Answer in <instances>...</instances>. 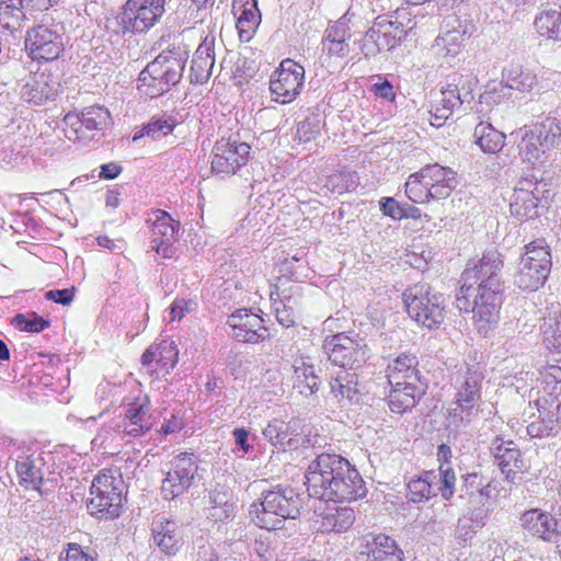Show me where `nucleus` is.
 <instances>
[{"instance_id":"obj_29","label":"nucleus","mask_w":561,"mask_h":561,"mask_svg":"<svg viewBox=\"0 0 561 561\" xmlns=\"http://www.w3.org/2000/svg\"><path fill=\"white\" fill-rule=\"evenodd\" d=\"M388 404L393 413L402 414L415 407L416 402L425 393L426 382L402 381L399 386L390 385Z\"/></svg>"},{"instance_id":"obj_7","label":"nucleus","mask_w":561,"mask_h":561,"mask_svg":"<svg viewBox=\"0 0 561 561\" xmlns=\"http://www.w3.org/2000/svg\"><path fill=\"white\" fill-rule=\"evenodd\" d=\"M62 123L65 137L80 145H87L99 138L111 125V114L107 108L99 105L88 106L80 114L68 113Z\"/></svg>"},{"instance_id":"obj_6","label":"nucleus","mask_w":561,"mask_h":561,"mask_svg":"<svg viewBox=\"0 0 561 561\" xmlns=\"http://www.w3.org/2000/svg\"><path fill=\"white\" fill-rule=\"evenodd\" d=\"M551 265V253L546 240H535L525 247L514 282L522 289L537 290L545 284Z\"/></svg>"},{"instance_id":"obj_18","label":"nucleus","mask_w":561,"mask_h":561,"mask_svg":"<svg viewBox=\"0 0 561 561\" xmlns=\"http://www.w3.org/2000/svg\"><path fill=\"white\" fill-rule=\"evenodd\" d=\"M156 419L146 397L136 398L124 408V419L115 424L116 432L130 437H139L149 432Z\"/></svg>"},{"instance_id":"obj_36","label":"nucleus","mask_w":561,"mask_h":561,"mask_svg":"<svg viewBox=\"0 0 561 561\" xmlns=\"http://www.w3.org/2000/svg\"><path fill=\"white\" fill-rule=\"evenodd\" d=\"M355 522V512L350 506H339L333 504L324 511L320 529L323 533H345Z\"/></svg>"},{"instance_id":"obj_58","label":"nucleus","mask_w":561,"mask_h":561,"mask_svg":"<svg viewBox=\"0 0 561 561\" xmlns=\"http://www.w3.org/2000/svg\"><path fill=\"white\" fill-rule=\"evenodd\" d=\"M196 302L192 299L176 298L170 306L171 320H181L186 313L194 311Z\"/></svg>"},{"instance_id":"obj_50","label":"nucleus","mask_w":561,"mask_h":561,"mask_svg":"<svg viewBox=\"0 0 561 561\" xmlns=\"http://www.w3.org/2000/svg\"><path fill=\"white\" fill-rule=\"evenodd\" d=\"M542 341L550 352L561 354V313L554 314L545 321Z\"/></svg>"},{"instance_id":"obj_16","label":"nucleus","mask_w":561,"mask_h":561,"mask_svg":"<svg viewBox=\"0 0 561 561\" xmlns=\"http://www.w3.org/2000/svg\"><path fill=\"white\" fill-rule=\"evenodd\" d=\"M262 434L273 446L284 450L307 448L311 445L310 430L307 432L300 420L285 422L274 419L264 427Z\"/></svg>"},{"instance_id":"obj_23","label":"nucleus","mask_w":561,"mask_h":561,"mask_svg":"<svg viewBox=\"0 0 561 561\" xmlns=\"http://www.w3.org/2000/svg\"><path fill=\"white\" fill-rule=\"evenodd\" d=\"M179 350L174 341L162 340L150 345L141 355V366L147 373L169 374L178 363Z\"/></svg>"},{"instance_id":"obj_33","label":"nucleus","mask_w":561,"mask_h":561,"mask_svg":"<svg viewBox=\"0 0 561 561\" xmlns=\"http://www.w3.org/2000/svg\"><path fill=\"white\" fill-rule=\"evenodd\" d=\"M215 65L214 38L205 41L197 47L192 58L191 81L203 84L210 76Z\"/></svg>"},{"instance_id":"obj_30","label":"nucleus","mask_w":561,"mask_h":561,"mask_svg":"<svg viewBox=\"0 0 561 561\" xmlns=\"http://www.w3.org/2000/svg\"><path fill=\"white\" fill-rule=\"evenodd\" d=\"M469 95V92L462 95L456 83H448L446 88L440 90L438 99L435 100V104L431 111V124L437 127L442 126L455 110L461 107Z\"/></svg>"},{"instance_id":"obj_51","label":"nucleus","mask_w":561,"mask_h":561,"mask_svg":"<svg viewBox=\"0 0 561 561\" xmlns=\"http://www.w3.org/2000/svg\"><path fill=\"white\" fill-rule=\"evenodd\" d=\"M530 126L542 138L546 147H554L561 139V122L556 117H546Z\"/></svg>"},{"instance_id":"obj_20","label":"nucleus","mask_w":561,"mask_h":561,"mask_svg":"<svg viewBox=\"0 0 561 561\" xmlns=\"http://www.w3.org/2000/svg\"><path fill=\"white\" fill-rule=\"evenodd\" d=\"M357 550L362 561H403V551L385 534L362 536Z\"/></svg>"},{"instance_id":"obj_42","label":"nucleus","mask_w":561,"mask_h":561,"mask_svg":"<svg viewBox=\"0 0 561 561\" xmlns=\"http://www.w3.org/2000/svg\"><path fill=\"white\" fill-rule=\"evenodd\" d=\"M42 465L39 457H20L15 465L20 484L25 489L38 490L43 481Z\"/></svg>"},{"instance_id":"obj_9","label":"nucleus","mask_w":561,"mask_h":561,"mask_svg":"<svg viewBox=\"0 0 561 561\" xmlns=\"http://www.w3.org/2000/svg\"><path fill=\"white\" fill-rule=\"evenodd\" d=\"M88 510L100 518H114L119 514L122 505V480L110 472L98 474L90 488Z\"/></svg>"},{"instance_id":"obj_49","label":"nucleus","mask_w":561,"mask_h":561,"mask_svg":"<svg viewBox=\"0 0 561 561\" xmlns=\"http://www.w3.org/2000/svg\"><path fill=\"white\" fill-rule=\"evenodd\" d=\"M405 194L408 198L416 204H422L433 199L431 187L421 176V170L411 174L405 182Z\"/></svg>"},{"instance_id":"obj_46","label":"nucleus","mask_w":561,"mask_h":561,"mask_svg":"<svg viewBox=\"0 0 561 561\" xmlns=\"http://www.w3.org/2000/svg\"><path fill=\"white\" fill-rule=\"evenodd\" d=\"M535 25L541 36L561 41V7L541 12L536 18Z\"/></svg>"},{"instance_id":"obj_4","label":"nucleus","mask_w":561,"mask_h":561,"mask_svg":"<svg viewBox=\"0 0 561 561\" xmlns=\"http://www.w3.org/2000/svg\"><path fill=\"white\" fill-rule=\"evenodd\" d=\"M502 286L463 284L456 298L460 311L472 312L480 332L497 322Z\"/></svg>"},{"instance_id":"obj_1","label":"nucleus","mask_w":561,"mask_h":561,"mask_svg":"<svg viewBox=\"0 0 561 561\" xmlns=\"http://www.w3.org/2000/svg\"><path fill=\"white\" fill-rule=\"evenodd\" d=\"M306 484L310 496L334 503L356 501L367 493L358 470L336 454L318 455L308 466Z\"/></svg>"},{"instance_id":"obj_38","label":"nucleus","mask_w":561,"mask_h":561,"mask_svg":"<svg viewBox=\"0 0 561 561\" xmlns=\"http://www.w3.org/2000/svg\"><path fill=\"white\" fill-rule=\"evenodd\" d=\"M484 379L483 368L480 364L466 365L460 368L455 380V396H472L481 398V387Z\"/></svg>"},{"instance_id":"obj_54","label":"nucleus","mask_w":561,"mask_h":561,"mask_svg":"<svg viewBox=\"0 0 561 561\" xmlns=\"http://www.w3.org/2000/svg\"><path fill=\"white\" fill-rule=\"evenodd\" d=\"M210 506L226 507V512L236 511L237 504L232 491L225 486L217 484L209 494Z\"/></svg>"},{"instance_id":"obj_32","label":"nucleus","mask_w":561,"mask_h":561,"mask_svg":"<svg viewBox=\"0 0 561 561\" xmlns=\"http://www.w3.org/2000/svg\"><path fill=\"white\" fill-rule=\"evenodd\" d=\"M417 366L419 360L415 355L400 354L387 367L389 385L399 386L402 381L425 382Z\"/></svg>"},{"instance_id":"obj_17","label":"nucleus","mask_w":561,"mask_h":561,"mask_svg":"<svg viewBox=\"0 0 561 561\" xmlns=\"http://www.w3.org/2000/svg\"><path fill=\"white\" fill-rule=\"evenodd\" d=\"M250 146L231 138H221L213 148L211 171L216 174H233L249 159Z\"/></svg>"},{"instance_id":"obj_14","label":"nucleus","mask_w":561,"mask_h":561,"mask_svg":"<svg viewBox=\"0 0 561 561\" xmlns=\"http://www.w3.org/2000/svg\"><path fill=\"white\" fill-rule=\"evenodd\" d=\"M146 222L151 231V250L164 259L172 257L175 253L173 243L178 240L180 222L162 209L152 210Z\"/></svg>"},{"instance_id":"obj_10","label":"nucleus","mask_w":561,"mask_h":561,"mask_svg":"<svg viewBox=\"0 0 561 561\" xmlns=\"http://www.w3.org/2000/svg\"><path fill=\"white\" fill-rule=\"evenodd\" d=\"M323 350L334 365L351 369L365 363L367 355L366 343L357 333H337L327 337Z\"/></svg>"},{"instance_id":"obj_26","label":"nucleus","mask_w":561,"mask_h":561,"mask_svg":"<svg viewBox=\"0 0 561 561\" xmlns=\"http://www.w3.org/2000/svg\"><path fill=\"white\" fill-rule=\"evenodd\" d=\"M538 191V182L534 183L529 179L520 180L512 196L511 214L518 218H534L539 205V197L536 194Z\"/></svg>"},{"instance_id":"obj_35","label":"nucleus","mask_w":561,"mask_h":561,"mask_svg":"<svg viewBox=\"0 0 561 561\" xmlns=\"http://www.w3.org/2000/svg\"><path fill=\"white\" fill-rule=\"evenodd\" d=\"M300 286L295 284L290 286L289 291L286 289L276 293L279 301L274 300V311L277 321L286 328L295 323L296 311L301 302Z\"/></svg>"},{"instance_id":"obj_63","label":"nucleus","mask_w":561,"mask_h":561,"mask_svg":"<svg viewBox=\"0 0 561 561\" xmlns=\"http://www.w3.org/2000/svg\"><path fill=\"white\" fill-rule=\"evenodd\" d=\"M73 297H75L73 288L54 289V290H48L45 294V298L47 300H51V301L60 304L62 306L69 305L73 300Z\"/></svg>"},{"instance_id":"obj_12","label":"nucleus","mask_w":561,"mask_h":561,"mask_svg":"<svg viewBox=\"0 0 561 561\" xmlns=\"http://www.w3.org/2000/svg\"><path fill=\"white\" fill-rule=\"evenodd\" d=\"M305 68L291 59H285L272 75L270 90L273 100L287 104L293 102L304 87Z\"/></svg>"},{"instance_id":"obj_62","label":"nucleus","mask_w":561,"mask_h":561,"mask_svg":"<svg viewBox=\"0 0 561 561\" xmlns=\"http://www.w3.org/2000/svg\"><path fill=\"white\" fill-rule=\"evenodd\" d=\"M319 134L318 124L310 119H305L297 125L296 137L300 142H308Z\"/></svg>"},{"instance_id":"obj_31","label":"nucleus","mask_w":561,"mask_h":561,"mask_svg":"<svg viewBox=\"0 0 561 561\" xmlns=\"http://www.w3.org/2000/svg\"><path fill=\"white\" fill-rule=\"evenodd\" d=\"M293 369V388L299 394L309 398L319 390L320 379L316 374L312 359L307 356H300L294 359Z\"/></svg>"},{"instance_id":"obj_40","label":"nucleus","mask_w":561,"mask_h":561,"mask_svg":"<svg viewBox=\"0 0 561 561\" xmlns=\"http://www.w3.org/2000/svg\"><path fill=\"white\" fill-rule=\"evenodd\" d=\"M465 31L453 28L440 33L432 45L435 56L449 61L458 56L463 47Z\"/></svg>"},{"instance_id":"obj_5","label":"nucleus","mask_w":561,"mask_h":561,"mask_svg":"<svg viewBox=\"0 0 561 561\" xmlns=\"http://www.w3.org/2000/svg\"><path fill=\"white\" fill-rule=\"evenodd\" d=\"M403 301L409 316L422 327L433 330L444 322L445 299L428 284L417 283L407 288Z\"/></svg>"},{"instance_id":"obj_47","label":"nucleus","mask_w":561,"mask_h":561,"mask_svg":"<svg viewBox=\"0 0 561 561\" xmlns=\"http://www.w3.org/2000/svg\"><path fill=\"white\" fill-rule=\"evenodd\" d=\"M25 19L21 0H0V27L14 30Z\"/></svg>"},{"instance_id":"obj_57","label":"nucleus","mask_w":561,"mask_h":561,"mask_svg":"<svg viewBox=\"0 0 561 561\" xmlns=\"http://www.w3.org/2000/svg\"><path fill=\"white\" fill-rule=\"evenodd\" d=\"M253 551L259 557L260 561H273L276 553L273 546V536L261 535L257 537L253 545Z\"/></svg>"},{"instance_id":"obj_59","label":"nucleus","mask_w":561,"mask_h":561,"mask_svg":"<svg viewBox=\"0 0 561 561\" xmlns=\"http://www.w3.org/2000/svg\"><path fill=\"white\" fill-rule=\"evenodd\" d=\"M322 50L330 57L343 58L348 55L350 45L344 41L323 39Z\"/></svg>"},{"instance_id":"obj_53","label":"nucleus","mask_w":561,"mask_h":561,"mask_svg":"<svg viewBox=\"0 0 561 561\" xmlns=\"http://www.w3.org/2000/svg\"><path fill=\"white\" fill-rule=\"evenodd\" d=\"M436 483V493L439 492L442 497L449 501L455 494L456 473L451 466H443L438 468Z\"/></svg>"},{"instance_id":"obj_15","label":"nucleus","mask_w":561,"mask_h":561,"mask_svg":"<svg viewBox=\"0 0 561 561\" xmlns=\"http://www.w3.org/2000/svg\"><path fill=\"white\" fill-rule=\"evenodd\" d=\"M480 402L481 398L467 394L466 397L455 396L446 410L444 421L445 428L448 432V443L455 440L460 433L466 432L479 419L481 413Z\"/></svg>"},{"instance_id":"obj_48","label":"nucleus","mask_w":561,"mask_h":561,"mask_svg":"<svg viewBox=\"0 0 561 561\" xmlns=\"http://www.w3.org/2000/svg\"><path fill=\"white\" fill-rule=\"evenodd\" d=\"M176 125V121L169 115L154 116L151 121L144 126L141 134H136L134 140L142 136H148L152 140L159 139L163 136L171 134Z\"/></svg>"},{"instance_id":"obj_55","label":"nucleus","mask_w":561,"mask_h":561,"mask_svg":"<svg viewBox=\"0 0 561 561\" xmlns=\"http://www.w3.org/2000/svg\"><path fill=\"white\" fill-rule=\"evenodd\" d=\"M13 324L21 331L38 333L49 325V322L35 313L25 316L16 314L13 318Z\"/></svg>"},{"instance_id":"obj_34","label":"nucleus","mask_w":561,"mask_h":561,"mask_svg":"<svg viewBox=\"0 0 561 561\" xmlns=\"http://www.w3.org/2000/svg\"><path fill=\"white\" fill-rule=\"evenodd\" d=\"M524 528L533 536L545 541H551L556 537L559 527L558 522L547 513L539 510H530L522 516Z\"/></svg>"},{"instance_id":"obj_8","label":"nucleus","mask_w":561,"mask_h":561,"mask_svg":"<svg viewBox=\"0 0 561 561\" xmlns=\"http://www.w3.org/2000/svg\"><path fill=\"white\" fill-rule=\"evenodd\" d=\"M165 12V0H127L117 18L122 34L147 33Z\"/></svg>"},{"instance_id":"obj_45","label":"nucleus","mask_w":561,"mask_h":561,"mask_svg":"<svg viewBox=\"0 0 561 561\" xmlns=\"http://www.w3.org/2000/svg\"><path fill=\"white\" fill-rule=\"evenodd\" d=\"M437 474L434 471H425L421 477L412 479L408 483L409 499L414 503L428 500L436 495L435 483Z\"/></svg>"},{"instance_id":"obj_44","label":"nucleus","mask_w":561,"mask_h":561,"mask_svg":"<svg viewBox=\"0 0 561 561\" xmlns=\"http://www.w3.org/2000/svg\"><path fill=\"white\" fill-rule=\"evenodd\" d=\"M477 145L486 153L500 151L505 141V135L495 129L490 123L481 122L474 128Z\"/></svg>"},{"instance_id":"obj_21","label":"nucleus","mask_w":561,"mask_h":561,"mask_svg":"<svg viewBox=\"0 0 561 561\" xmlns=\"http://www.w3.org/2000/svg\"><path fill=\"white\" fill-rule=\"evenodd\" d=\"M227 324L231 329V335L240 342L259 343L270 335L264 320L249 309L234 311L228 317Z\"/></svg>"},{"instance_id":"obj_13","label":"nucleus","mask_w":561,"mask_h":561,"mask_svg":"<svg viewBox=\"0 0 561 561\" xmlns=\"http://www.w3.org/2000/svg\"><path fill=\"white\" fill-rule=\"evenodd\" d=\"M26 48L33 59H57L65 48L64 28L60 25H38L27 32Z\"/></svg>"},{"instance_id":"obj_24","label":"nucleus","mask_w":561,"mask_h":561,"mask_svg":"<svg viewBox=\"0 0 561 561\" xmlns=\"http://www.w3.org/2000/svg\"><path fill=\"white\" fill-rule=\"evenodd\" d=\"M391 24L386 23V16H377L365 33L360 50L365 57H374L381 51L396 47V35L390 33Z\"/></svg>"},{"instance_id":"obj_3","label":"nucleus","mask_w":561,"mask_h":561,"mask_svg":"<svg viewBox=\"0 0 561 561\" xmlns=\"http://www.w3.org/2000/svg\"><path fill=\"white\" fill-rule=\"evenodd\" d=\"M302 507L300 495L290 486L277 485L263 491L249 510L252 522L267 530L280 529L286 519L298 517Z\"/></svg>"},{"instance_id":"obj_52","label":"nucleus","mask_w":561,"mask_h":561,"mask_svg":"<svg viewBox=\"0 0 561 561\" xmlns=\"http://www.w3.org/2000/svg\"><path fill=\"white\" fill-rule=\"evenodd\" d=\"M407 15H409L408 10L401 8L397 9L391 18L386 16V23L391 24L390 33L396 35V46L416 26L415 19H408V22H403Z\"/></svg>"},{"instance_id":"obj_37","label":"nucleus","mask_w":561,"mask_h":561,"mask_svg":"<svg viewBox=\"0 0 561 561\" xmlns=\"http://www.w3.org/2000/svg\"><path fill=\"white\" fill-rule=\"evenodd\" d=\"M56 90L49 84L45 73L30 76L21 88V98L34 105H42L55 96Z\"/></svg>"},{"instance_id":"obj_22","label":"nucleus","mask_w":561,"mask_h":561,"mask_svg":"<svg viewBox=\"0 0 561 561\" xmlns=\"http://www.w3.org/2000/svg\"><path fill=\"white\" fill-rule=\"evenodd\" d=\"M490 449L494 456L495 463L507 481L515 482L522 478L527 466L519 448L513 440H504L501 437H496L492 440Z\"/></svg>"},{"instance_id":"obj_61","label":"nucleus","mask_w":561,"mask_h":561,"mask_svg":"<svg viewBox=\"0 0 561 561\" xmlns=\"http://www.w3.org/2000/svg\"><path fill=\"white\" fill-rule=\"evenodd\" d=\"M482 482V477H480L476 472L462 476V484L460 492H465V494H461L460 496L467 495L469 497H474Z\"/></svg>"},{"instance_id":"obj_39","label":"nucleus","mask_w":561,"mask_h":561,"mask_svg":"<svg viewBox=\"0 0 561 561\" xmlns=\"http://www.w3.org/2000/svg\"><path fill=\"white\" fill-rule=\"evenodd\" d=\"M517 135L520 137L518 150L523 160L531 164L542 163L541 158L550 149L543 145L542 138L539 137L531 126H524L518 130Z\"/></svg>"},{"instance_id":"obj_41","label":"nucleus","mask_w":561,"mask_h":561,"mask_svg":"<svg viewBox=\"0 0 561 561\" xmlns=\"http://www.w3.org/2000/svg\"><path fill=\"white\" fill-rule=\"evenodd\" d=\"M560 403H551L549 408H539V420L531 422L527 426V433L530 437L542 438L553 435L559 427V409Z\"/></svg>"},{"instance_id":"obj_28","label":"nucleus","mask_w":561,"mask_h":561,"mask_svg":"<svg viewBox=\"0 0 561 561\" xmlns=\"http://www.w3.org/2000/svg\"><path fill=\"white\" fill-rule=\"evenodd\" d=\"M154 545L167 556H175L182 545L183 536L179 524L171 519L160 518L151 528Z\"/></svg>"},{"instance_id":"obj_19","label":"nucleus","mask_w":561,"mask_h":561,"mask_svg":"<svg viewBox=\"0 0 561 561\" xmlns=\"http://www.w3.org/2000/svg\"><path fill=\"white\" fill-rule=\"evenodd\" d=\"M503 265L501 253L496 249L488 250L480 260L468 263L462 273L463 284L501 286L500 272Z\"/></svg>"},{"instance_id":"obj_2","label":"nucleus","mask_w":561,"mask_h":561,"mask_svg":"<svg viewBox=\"0 0 561 561\" xmlns=\"http://www.w3.org/2000/svg\"><path fill=\"white\" fill-rule=\"evenodd\" d=\"M188 51L184 45H172L162 50L140 72L138 90L153 99L168 92L182 78Z\"/></svg>"},{"instance_id":"obj_25","label":"nucleus","mask_w":561,"mask_h":561,"mask_svg":"<svg viewBox=\"0 0 561 561\" xmlns=\"http://www.w3.org/2000/svg\"><path fill=\"white\" fill-rule=\"evenodd\" d=\"M421 176L430 185L433 199L447 198L458 185L456 172L438 163L423 167L421 169Z\"/></svg>"},{"instance_id":"obj_56","label":"nucleus","mask_w":561,"mask_h":561,"mask_svg":"<svg viewBox=\"0 0 561 561\" xmlns=\"http://www.w3.org/2000/svg\"><path fill=\"white\" fill-rule=\"evenodd\" d=\"M260 19V14L256 8L253 9H244L241 13L240 18L237 22V28L239 30V34L241 38L250 39V32L252 28L257 25Z\"/></svg>"},{"instance_id":"obj_64","label":"nucleus","mask_w":561,"mask_h":561,"mask_svg":"<svg viewBox=\"0 0 561 561\" xmlns=\"http://www.w3.org/2000/svg\"><path fill=\"white\" fill-rule=\"evenodd\" d=\"M61 561H93V558L85 553L78 543H69Z\"/></svg>"},{"instance_id":"obj_60","label":"nucleus","mask_w":561,"mask_h":561,"mask_svg":"<svg viewBox=\"0 0 561 561\" xmlns=\"http://www.w3.org/2000/svg\"><path fill=\"white\" fill-rule=\"evenodd\" d=\"M482 526V522H476V525H473V520L471 518L462 517L458 520V525L456 528V537L466 542L468 539H471L472 536L476 534V528Z\"/></svg>"},{"instance_id":"obj_11","label":"nucleus","mask_w":561,"mask_h":561,"mask_svg":"<svg viewBox=\"0 0 561 561\" xmlns=\"http://www.w3.org/2000/svg\"><path fill=\"white\" fill-rule=\"evenodd\" d=\"M197 465L193 455L181 453L170 462L165 477L161 483V494L167 500H172L187 491L194 483Z\"/></svg>"},{"instance_id":"obj_43","label":"nucleus","mask_w":561,"mask_h":561,"mask_svg":"<svg viewBox=\"0 0 561 561\" xmlns=\"http://www.w3.org/2000/svg\"><path fill=\"white\" fill-rule=\"evenodd\" d=\"M502 82L511 90L527 93L533 91L538 80L533 71L524 69L519 65H511L503 69Z\"/></svg>"},{"instance_id":"obj_27","label":"nucleus","mask_w":561,"mask_h":561,"mask_svg":"<svg viewBox=\"0 0 561 561\" xmlns=\"http://www.w3.org/2000/svg\"><path fill=\"white\" fill-rule=\"evenodd\" d=\"M331 393L343 403H359L366 394V387L359 382L357 374L340 370L330 381Z\"/></svg>"}]
</instances>
